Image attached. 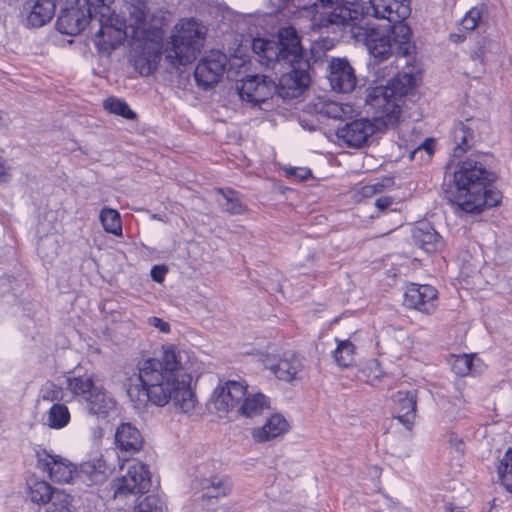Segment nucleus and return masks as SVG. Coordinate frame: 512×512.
I'll list each match as a JSON object with an SVG mask.
<instances>
[{"label": "nucleus", "mask_w": 512, "mask_h": 512, "mask_svg": "<svg viewBox=\"0 0 512 512\" xmlns=\"http://www.w3.org/2000/svg\"><path fill=\"white\" fill-rule=\"evenodd\" d=\"M201 487L205 490V496L208 498H218L225 496L230 490V483L227 478L212 477L203 479Z\"/></svg>", "instance_id": "nucleus-31"}, {"label": "nucleus", "mask_w": 512, "mask_h": 512, "mask_svg": "<svg viewBox=\"0 0 512 512\" xmlns=\"http://www.w3.org/2000/svg\"><path fill=\"white\" fill-rule=\"evenodd\" d=\"M17 0H7L8 4L9 5H12L13 3H15Z\"/></svg>", "instance_id": "nucleus-57"}, {"label": "nucleus", "mask_w": 512, "mask_h": 512, "mask_svg": "<svg viewBox=\"0 0 512 512\" xmlns=\"http://www.w3.org/2000/svg\"><path fill=\"white\" fill-rule=\"evenodd\" d=\"M433 145H434L433 139H430V138L426 139L414 151L411 152L410 158L414 159L418 153H421L423 151H425L428 158H430L433 154Z\"/></svg>", "instance_id": "nucleus-46"}, {"label": "nucleus", "mask_w": 512, "mask_h": 512, "mask_svg": "<svg viewBox=\"0 0 512 512\" xmlns=\"http://www.w3.org/2000/svg\"><path fill=\"white\" fill-rule=\"evenodd\" d=\"M151 475L148 467L137 462L129 466L127 473L111 482L113 497H122L130 494L147 493L151 487Z\"/></svg>", "instance_id": "nucleus-8"}, {"label": "nucleus", "mask_w": 512, "mask_h": 512, "mask_svg": "<svg viewBox=\"0 0 512 512\" xmlns=\"http://www.w3.org/2000/svg\"><path fill=\"white\" fill-rule=\"evenodd\" d=\"M473 356L462 354L454 357L452 370L459 376H466L473 371Z\"/></svg>", "instance_id": "nucleus-39"}, {"label": "nucleus", "mask_w": 512, "mask_h": 512, "mask_svg": "<svg viewBox=\"0 0 512 512\" xmlns=\"http://www.w3.org/2000/svg\"><path fill=\"white\" fill-rule=\"evenodd\" d=\"M337 348L333 356L336 363L341 367H348L355 361V346L350 340H336Z\"/></svg>", "instance_id": "nucleus-33"}, {"label": "nucleus", "mask_w": 512, "mask_h": 512, "mask_svg": "<svg viewBox=\"0 0 512 512\" xmlns=\"http://www.w3.org/2000/svg\"><path fill=\"white\" fill-rule=\"evenodd\" d=\"M218 192L222 196V201H220V206L223 211L231 214V215H240L243 214L246 210L245 205L241 201L239 197V193L233 189H219Z\"/></svg>", "instance_id": "nucleus-30"}, {"label": "nucleus", "mask_w": 512, "mask_h": 512, "mask_svg": "<svg viewBox=\"0 0 512 512\" xmlns=\"http://www.w3.org/2000/svg\"><path fill=\"white\" fill-rule=\"evenodd\" d=\"M437 290L428 284L411 283L404 293V304L425 314H431L436 309Z\"/></svg>", "instance_id": "nucleus-14"}, {"label": "nucleus", "mask_w": 512, "mask_h": 512, "mask_svg": "<svg viewBox=\"0 0 512 512\" xmlns=\"http://www.w3.org/2000/svg\"><path fill=\"white\" fill-rule=\"evenodd\" d=\"M25 19L28 28H39L49 22L54 16L56 4L54 0H33Z\"/></svg>", "instance_id": "nucleus-21"}, {"label": "nucleus", "mask_w": 512, "mask_h": 512, "mask_svg": "<svg viewBox=\"0 0 512 512\" xmlns=\"http://www.w3.org/2000/svg\"><path fill=\"white\" fill-rule=\"evenodd\" d=\"M236 90L243 101L258 106L272 98L276 83L266 75H248L237 81Z\"/></svg>", "instance_id": "nucleus-10"}, {"label": "nucleus", "mask_w": 512, "mask_h": 512, "mask_svg": "<svg viewBox=\"0 0 512 512\" xmlns=\"http://www.w3.org/2000/svg\"><path fill=\"white\" fill-rule=\"evenodd\" d=\"M186 353L170 344L162 347L158 357L139 361L137 372L127 378L126 393L137 409L148 403L163 407L170 401L183 413L196 404L188 375L184 372Z\"/></svg>", "instance_id": "nucleus-1"}, {"label": "nucleus", "mask_w": 512, "mask_h": 512, "mask_svg": "<svg viewBox=\"0 0 512 512\" xmlns=\"http://www.w3.org/2000/svg\"><path fill=\"white\" fill-rule=\"evenodd\" d=\"M368 369L373 372V376L368 375L367 382L371 385H375L380 381L382 377V370L379 366V363L376 360H373L369 363Z\"/></svg>", "instance_id": "nucleus-47"}, {"label": "nucleus", "mask_w": 512, "mask_h": 512, "mask_svg": "<svg viewBox=\"0 0 512 512\" xmlns=\"http://www.w3.org/2000/svg\"><path fill=\"white\" fill-rule=\"evenodd\" d=\"M85 401L88 404L89 412L95 415L105 416L115 407L114 399L110 397L100 385H97V387L88 394Z\"/></svg>", "instance_id": "nucleus-26"}, {"label": "nucleus", "mask_w": 512, "mask_h": 512, "mask_svg": "<svg viewBox=\"0 0 512 512\" xmlns=\"http://www.w3.org/2000/svg\"><path fill=\"white\" fill-rule=\"evenodd\" d=\"M91 20L90 0H64L56 27L66 35H77Z\"/></svg>", "instance_id": "nucleus-7"}, {"label": "nucleus", "mask_w": 512, "mask_h": 512, "mask_svg": "<svg viewBox=\"0 0 512 512\" xmlns=\"http://www.w3.org/2000/svg\"><path fill=\"white\" fill-rule=\"evenodd\" d=\"M453 139L456 144L453 155L454 157H461L474 143L473 130L460 122L453 130Z\"/></svg>", "instance_id": "nucleus-27"}, {"label": "nucleus", "mask_w": 512, "mask_h": 512, "mask_svg": "<svg viewBox=\"0 0 512 512\" xmlns=\"http://www.w3.org/2000/svg\"><path fill=\"white\" fill-rule=\"evenodd\" d=\"M147 322L150 326L159 329V331H161L163 333L170 332V324L161 318H158L155 316L149 317Z\"/></svg>", "instance_id": "nucleus-48"}, {"label": "nucleus", "mask_w": 512, "mask_h": 512, "mask_svg": "<svg viewBox=\"0 0 512 512\" xmlns=\"http://www.w3.org/2000/svg\"><path fill=\"white\" fill-rule=\"evenodd\" d=\"M287 173L301 180L306 179L310 175V170L306 168H290Z\"/></svg>", "instance_id": "nucleus-51"}, {"label": "nucleus", "mask_w": 512, "mask_h": 512, "mask_svg": "<svg viewBox=\"0 0 512 512\" xmlns=\"http://www.w3.org/2000/svg\"><path fill=\"white\" fill-rule=\"evenodd\" d=\"M412 77L403 74L393 76L386 85L368 90L366 104L370 107L373 119H357L338 127L336 135L349 147L359 148L366 144L377 131L393 128L401 115L403 97L407 94Z\"/></svg>", "instance_id": "nucleus-3"}, {"label": "nucleus", "mask_w": 512, "mask_h": 512, "mask_svg": "<svg viewBox=\"0 0 512 512\" xmlns=\"http://www.w3.org/2000/svg\"><path fill=\"white\" fill-rule=\"evenodd\" d=\"M143 443L140 431L131 423H122L117 427L115 444L122 453H137L142 449Z\"/></svg>", "instance_id": "nucleus-19"}, {"label": "nucleus", "mask_w": 512, "mask_h": 512, "mask_svg": "<svg viewBox=\"0 0 512 512\" xmlns=\"http://www.w3.org/2000/svg\"><path fill=\"white\" fill-rule=\"evenodd\" d=\"M167 269L165 266H154L151 269V277L154 281L161 283L164 280Z\"/></svg>", "instance_id": "nucleus-49"}, {"label": "nucleus", "mask_w": 512, "mask_h": 512, "mask_svg": "<svg viewBox=\"0 0 512 512\" xmlns=\"http://www.w3.org/2000/svg\"><path fill=\"white\" fill-rule=\"evenodd\" d=\"M393 401L394 418L398 419L405 428L410 430L416 418V391H398L393 395Z\"/></svg>", "instance_id": "nucleus-17"}, {"label": "nucleus", "mask_w": 512, "mask_h": 512, "mask_svg": "<svg viewBox=\"0 0 512 512\" xmlns=\"http://www.w3.org/2000/svg\"><path fill=\"white\" fill-rule=\"evenodd\" d=\"M403 21L404 20H402L401 22H391L393 24V26H392V34L394 35L393 38L388 29H382V31H385L390 37L391 49H390L389 54L383 59L375 57L374 55H372L370 53V55L375 60H377L379 62L387 60L392 54L393 44L396 43V38H398V37H401V40H399V45H398V53L402 56H407L410 54V49L412 48V46L410 44L411 29L405 23H403ZM377 29L381 30V28H377Z\"/></svg>", "instance_id": "nucleus-25"}, {"label": "nucleus", "mask_w": 512, "mask_h": 512, "mask_svg": "<svg viewBox=\"0 0 512 512\" xmlns=\"http://www.w3.org/2000/svg\"><path fill=\"white\" fill-rule=\"evenodd\" d=\"M252 50L258 56L261 65L282 72L275 90L279 97L297 98L308 88L310 64L304 58L300 37L295 28H280L277 40L255 38Z\"/></svg>", "instance_id": "nucleus-2"}, {"label": "nucleus", "mask_w": 512, "mask_h": 512, "mask_svg": "<svg viewBox=\"0 0 512 512\" xmlns=\"http://www.w3.org/2000/svg\"><path fill=\"white\" fill-rule=\"evenodd\" d=\"M96 3L102 7H108L110 4L114 2V0H95Z\"/></svg>", "instance_id": "nucleus-55"}, {"label": "nucleus", "mask_w": 512, "mask_h": 512, "mask_svg": "<svg viewBox=\"0 0 512 512\" xmlns=\"http://www.w3.org/2000/svg\"><path fill=\"white\" fill-rule=\"evenodd\" d=\"M487 43L488 41L485 38H482L479 41H477L471 50V57L475 60L483 62L484 55L487 50Z\"/></svg>", "instance_id": "nucleus-44"}, {"label": "nucleus", "mask_w": 512, "mask_h": 512, "mask_svg": "<svg viewBox=\"0 0 512 512\" xmlns=\"http://www.w3.org/2000/svg\"><path fill=\"white\" fill-rule=\"evenodd\" d=\"M136 512H163V503L158 497L150 495L139 503Z\"/></svg>", "instance_id": "nucleus-41"}, {"label": "nucleus", "mask_w": 512, "mask_h": 512, "mask_svg": "<svg viewBox=\"0 0 512 512\" xmlns=\"http://www.w3.org/2000/svg\"><path fill=\"white\" fill-rule=\"evenodd\" d=\"M72 497L64 491L56 492L47 503L45 512H74L71 505Z\"/></svg>", "instance_id": "nucleus-37"}, {"label": "nucleus", "mask_w": 512, "mask_h": 512, "mask_svg": "<svg viewBox=\"0 0 512 512\" xmlns=\"http://www.w3.org/2000/svg\"><path fill=\"white\" fill-rule=\"evenodd\" d=\"M412 237L415 245L427 253H434L442 246V237L427 222H420L414 227Z\"/></svg>", "instance_id": "nucleus-20"}, {"label": "nucleus", "mask_w": 512, "mask_h": 512, "mask_svg": "<svg viewBox=\"0 0 512 512\" xmlns=\"http://www.w3.org/2000/svg\"><path fill=\"white\" fill-rule=\"evenodd\" d=\"M130 37V34L125 33V28L120 24L115 27L112 19H107L105 23L100 21V28L95 33V45L100 51L111 52L120 46L125 37Z\"/></svg>", "instance_id": "nucleus-18"}, {"label": "nucleus", "mask_w": 512, "mask_h": 512, "mask_svg": "<svg viewBox=\"0 0 512 512\" xmlns=\"http://www.w3.org/2000/svg\"><path fill=\"white\" fill-rule=\"evenodd\" d=\"M480 19V13L476 9H471L462 20V25L467 30H473Z\"/></svg>", "instance_id": "nucleus-45"}, {"label": "nucleus", "mask_w": 512, "mask_h": 512, "mask_svg": "<svg viewBox=\"0 0 512 512\" xmlns=\"http://www.w3.org/2000/svg\"><path fill=\"white\" fill-rule=\"evenodd\" d=\"M263 365L269 369L278 379L291 382L301 379L304 373L302 359L293 352H284L280 358L274 355H265L262 358Z\"/></svg>", "instance_id": "nucleus-12"}, {"label": "nucleus", "mask_w": 512, "mask_h": 512, "mask_svg": "<svg viewBox=\"0 0 512 512\" xmlns=\"http://www.w3.org/2000/svg\"><path fill=\"white\" fill-rule=\"evenodd\" d=\"M51 393H52V395L50 394V392H46V393L43 395V398H44V399H50V400L56 399V398H57V395H54V391H52Z\"/></svg>", "instance_id": "nucleus-56"}, {"label": "nucleus", "mask_w": 512, "mask_h": 512, "mask_svg": "<svg viewBox=\"0 0 512 512\" xmlns=\"http://www.w3.org/2000/svg\"><path fill=\"white\" fill-rule=\"evenodd\" d=\"M68 389L76 396H81L84 400L87 398L88 394L97 387V385L93 382L91 376L83 375L68 378Z\"/></svg>", "instance_id": "nucleus-34"}, {"label": "nucleus", "mask_w": 512, "mask_h": 512, "mask_svg": "<svg viewBox=\"0 0 512 512\" xmlns=\"http://www.w3.org/2000/svg\"><path fill=\"white\" fill-rule=\"evenodd\" d=\"M314 108L317 113L334 119L340 118L344 112L342 106L333 101H319L314 104Z\"/></svg>", "instance_id": "nucleus-40"}, {"label": "nucleus", "mask_w": 512, "mask_h": 512, "mask_svg": "<svg viewBox=\"0 0 512 512\" xmlns=\"http://www.w3.org/2000/svg\"><path fill=\"white\" fill-rule=\"evenodd\" d=\"M47 421L51 428H62L69 423L70 412L64 404H53L48 411Z\"/></svg>", "instance_id": "nucleus-35"}, {"label": "nucleus", "mask_w": 512, "mask_h": 512, "mask_svg": "<svg viewBox=\"0 0 512 512\" xmlns=\"http://www.w3.org/2000/svg\"><path fill=\"white\" fill-rule=\"evenodd\" d=\"M498 474L502 484L509 490L512 491V450L509 449L504 458L502 459Z\"/></svg>", "instance_id": "nucleus-38"}, {"label": "nucleus", "mask_w": 512, "mask_h": 512, "mask_svg": "<svg viewBox=\"0 0 512 512\" xmlns=\"http://www.w3.org/2000/svg\"><path fill=\"white\" fill-rule=\"evenodd\" d=\"M8 167L6 161L0 156V181L7 182L10 178V175L7 172Z\"/></svg>", "instance_id": "nucleus-53"}, {"label": "nucleus", "mask_w": 512, "mask_h": 512, "mask_svg": "<svg viewBox=\"0 0 512 512\" xmlns=\"http://www.w3.org/2000/svg\"><path fill=\"white\" fill-rule=\"evenodd\" d=\"M409 3V0H369L367 4H359V10L363 11L364 19L361 25L370 28L367 23V16L386 19L389 22H401L411 13Z\"/></svg>", "instance_id": "nucleus-9"}, {"label": "nucleus", "mask_w": 512, "mask_h": 512, "mask_svg": "<svg viewBox=\"0 0 512 512\" xmlns=\"http://www.w3.org/2000/svg\"><path fill=\"white\" fill-rule=\"evenodd\" d=\"M269 408V401L262 393L250 394L243 398V403L238 411L246 417H255Z\"/></svg>", "instance_id": "nucleus-28"}, {"label": "nucleus", "mask_w": 512, "mask_h": 512, "mask_svg": "<svg viewBox=\"0 0 512 512\" xmlns=\"http://www.w3.org/2000/svg\"><path fill=\"white\" fill-rule=\"evenodd\" d=\"M112 469L106 461L100 457L86 461L80 466V477L88 485H100L106 482Z\"/></svg>", "instance_id": "nucleus-22"}, {"label": "nucleus", "mask_w": 512, "mask_h": 512, "mask_svg": "<svg viewBox=\"0 0 512 512\" xmlns=\"http://www.w3.org/2000/svg\"><path fill=\"white\" fill-rule=\"evenodd\" d=\"M37 467L48 473L51 480L59 483H69L76 472L75 466L67 459L46 451L37 453Z\"/></svg>", "instance_id": "nucleus-15"}, {"label": "nucleus", "mask_w": 512, "mask_h": 512, "mask_svg": "<svg viewBox=\"0 0 512 512\" xmlns=\"http://www.w3.org/2000/svg\"><path fill=\"white\" fill-rule=\"evenodd\" d=\"M331 88L339 93L352 92L357 84L355 70L346 58H332L327 76Z\"/></svg>", "instance_id": "nucleus-13"}, {"label": "nucleus", "mask_w": 512, "mask_h": 512, "mask_svg": "<svg viewBox=\"0 0 512 512\" xmlns=\"http://www.w3.org/2000/svg\"><path fill=\"white\" fill-rule=\"evenodd\" d=\"M447 510L450 512H467L465 507L455 506L451 503L447 505Z\"/></svg>", "instance_id": "nucleus-54"}, {"label": "nucleus", "mask_w": 512, "mask_h": 512, "mask_svg": "<svg viewBox=\"0 0 512 512\" xmlns=\"http://www.w3.org/2000/svg\"><path fill=\"white\" fill-rule=\"evenodd\" d=\"M484 154H473L461 161L454 172L455 189L447 196L466 213H479L501 200L499 191L491 188L495 174L485 164Z\"/></svg>", "instance_id": "nucleus-5"}, {"label": "nucleus", "mask_w": 512, "mask_h": 512, "mask_svg": "<svg viewBox=\"0 0 512 512\" xmlns=\"http://www.w3.org/2000/svg\"><path fill=\"white\" fill-rule=\"evenodd\" d=\"M206 28L194 18L181 20L166 42L164 53L174 68L193 62L204 45Z\"/></svg>", "instance_id": "nucleus-6"}, {"label": "nucleus", "mask_w": 512, "mask_h": 512, "mask_svg": "<svg viewBox=\"0 0 512 512\" xmlns=\"http://www.w3.org/2000/svg\"><path fill=\"white\" fill-rule=\"evenodd\" d=\"M227 63V56L223 52L210 51L195 68L194 77L197 84L204 89L215 86L222 78Z\"/></svg>", "instance_id": "nucleus-11"}, {"label": "nucleus", "mask_w": 512, "mask_h": 512, "mask_svg": "<svg viewBox=\"0 0 512 512\" xmlns=\"http://www.w3.org/2000/svg\"><path fill=\"white\" fill-rule=\"evenodd\" d=\"M394 199L391 196H381L375 201V206L381 210L384 211L390 207V205L393 203Z\"/></svg>", "instance_id": "nucleus-50"}, {"label": "nucleus", "mask_w": 512, "mask_h": 512, "mask_svg": "<svg viewBox=\"0 0 512 512\" xmlns=\"http://www.w3.org/2000/svg\"><path fill=\"white\" fill-rule=\"evenodd\" d=\"M129 14V19L122 24L125 28V33L130 34V37L136 41L142 42L147 40L148 31L145 11L138 6H131Z\"/></svg>", "instance_id": "nucleus-23"}, {"label": "nucleus", "mask_w": 512, "mask_h": 512, "mask_svg": "<svg viewBox=\"0 0 512 512\" xmlns=\"http://www.w3.org/2000/svg\"><path fill=\"white\" fill-rule=\"evenodd\" d=\"M104 108L109 112L122 116L128 120H134L136 118V113L132 111L129 105L118 98L110 97L104 101Z\"/></svg>", "instance_id": "nucleus-36"}, {"label": "nucleus", "mask_w": 512, "mask_h": 512, "mask_svg": "<svg viewBox=\"0 0 512 512\" xmlns=\"http://www.w3.org/2000/svg\"><path fill=\"white\" fill-rule=\"evenodd\" d=\"M323 11H317L311 18L310 29L319 35H333L332 40L349 33L357 42H362L369 53L385 58L391 49L390 37L382 30L361 25L363 11L359 4L348 0H317Z\"/></svg>", "instance_id": "nucleus-4"}, {"label": "nucleus", "mask_w": 512, "mask_h": 512, "mask_svg": "<svg viewBox=\"0 0 512 512\" xmlns=\"http://www.w3.org/2000/svg\"><path fill=\"white\" fill-rule=\"evenodd\" d=\"M247 392L245 381L229 380L214 391V406L219 412H228L237 407Z\"/></svg>", "instance_id": "nucleus-16"}, {"label": "nucleus", "mask_w": 512, "mask_h": 512, "mask_svg": "<svg viewBox=\"0 0 512 512\" xmlns=\"http://www.w3.org/2000/svg\"><path fill=\"white\" fill-rule=\"evenodd\" d=\"M287 430L286 419L280 414H274L267 419L262 427L254 429L252 436L257 442H265L284 434Z\"/></svg>", "instance_id": "nucleus-24"}, {"label": "nucleus", "mask_w": 512, "mask_h": 512, "mask_svg": "<svg viewBox=\"0 0 512 512\" xmlns=\"http://www.w3.org/2000/svg\"><path fill=\"white\" fill-rule=\"evenodd\" d=\"M56 492L61 491L54 489L48 482L43 480L31 481L28 484V496L33 503L47 505Z\"/></svg>", "instance_id": "nucleus-29"}, {"label": "nucleus", "mask_w": 512, "mask_h": 512, "mask_svg": "<svg viewBox=\"0 0 512 512\" xmlns=\"http://www.w3.org/2000/svg\"><path fill=\"white\" fill-rule=\"evenodd\" d=\"M100 221L104 230L115 236H122V222L120 214L112 208H103L100 212Z\"/></svg>", "instance_id": "nucleus-32"}, {"label": "nucleus", "mask_w": 512, "mask_h": 512, "mask_svg": "<svg viewBox=\"0 0 512 512\" xmlns=\"http://www.w3.org/2000/svg\"><path fill=\"white\" fill-rule=\"evenodd\" d=\"M449 444L459 453L464 452V442L456 435L451 434L449 436Z\"/></svg>", "instance_id": "nucleus-52"}, {"label": "nucleus", "mask_w": 512, "mask_h": 512, "mask_svg": "<svg viewBox=\"0 0 512 512\" xmlns=\"http://www.w3.org/2000/svg\"><path fill=\"white\" fill-rule=\"evenodd\" d=\"M37 249L41 256L53 258L57 255V241L52 238L41 239Z\"/></svg>", "instance_id": "nucleus-42"}, {"label": "nucleus", "mask_w": 512, "mask_h": 512, "mask_svg": "<svg viewBox=\"0 0 512 512\" xmlns=\"http://www.w3.org/2000/svg\"><path fill=\"white\" fill-rule=\"evenodd\" d=\"M134 67L141 75L148 76L156 69V63L154 60L139 56L134 59Z\"/></svg>", "instance_id": "nucleus-43"}]
</instances>
